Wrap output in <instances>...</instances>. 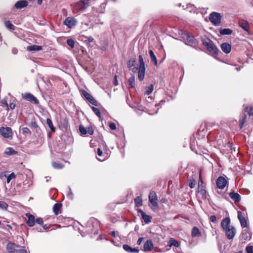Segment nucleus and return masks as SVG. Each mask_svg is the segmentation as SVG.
<instances>
[{"instance_id": "obj_1", "label": "nucleus", "mask_w": 253, "mask_h": 253, "mask_svg": "<svg viewBox=\"0 0 253 253\" xmlns=\"http://www.w3.org/2000/svg\"><path fill=\"white\" fill-rule=\"evenodd\" d=\"M203 44L206 47L208 51L211 54L217 55L218 49L214 43L209 38L202 39Z\"/></svg>"}, {"instance_id": "obj_2", "label": "nucleus", "mask_w": 253, "mask_h": 253, "mask_svg": "<svg viewBox=\"0 0 253 253\" xmlns=\"http://www.w3.org/2000/svg\"><path fill=\"white\" fill-rule=\"evenodd\" d=\"M222 16L220 13L216 12H212L209 16L210 22L214 26H219L221 22Z\"/></svg>"}, {"instance_id": "obj_3", "label": "nucleus", "mask_w": 253, "mask_h": 253, "mask_svg": "<svg viewBox=\"0 0 253 253\" xmlns=\"http://www.w3.org/2000/svg\"><path fill=\"white\" fill-rule=\"evenodd\" d=\"M0 133L5 138L11 139L12 138V129L9 127H1L0 128Z\"/></svg>"}, {"instance_id": "obj_4", "label": "nucleus", "mask_w": 253, "mask_h": 253, "mask_svg": "<svg viewBox=\"0 0 253 253\" xmlns=\"http://www.w3.org/2000/svg\"><path fill=\"white\" fill-rule=\"evenodd\" d=\"M183 38L185 39L187 44L192 46H196L198 44L197 40L189 33H185Z\"/></svg>"}, {"instance_id": "obj_5", "label": "nucleus", "mask_w": 253, "mask_h": 253, "mask_svg": "<svg viewBox=\"0 0 253 253\" xmlns=\"http://www.w3.org/2000/svg\"><path fill=\"white\" fill-rule=\"evenodd\" d=\"M22 247L20 245H16L12 242H8L6 245V249L9 253H16L18 252V249Z\"/></svg>"}, {"instance_id": "obj_6", "label": "nucleus", "mask_w": 253, "mask_h": 253, "mask_svg": "<svg viewBox=\"0 0 253 253\" xmlns=\"http://www.w3.org/2000/svg\"><path fill=\"white\" fill-rule=\"evenodd\" d=\"M22 95L23 98L26 99V100L33 104H38L39 103L38 99L34 95L30 93H26L25 94H22Z\"/></svg>"}, {"instance_id": "obj_7", "label": "nucleus", "mask_w": 253, "mask_h": 253, "mask_svg": "<svg viewBox=\"0 0 253 253\" xmlns=\"http://www.w3.org/2000/svg\"><path fill=\"white\" fill-rule=\"evenodd\" d=\"M217 187L220 189H223L227 184V181L225 178L219 176L216 181Z\"/></svg>"}, {"instance_id": "obj_8", "label": "nucleus", "mask_w": 253, "mask_h": 253, "mask_svg": "<svg viewBox=\"0 0 253 253\" xmlns=\"http://www.w3.org/2000/svg\"><path fill=\"white\" fill-rule=\"evenodd\" d=\"M88 5L89 1H78L75 5V7L78 10H82L86 9Z\"/></svg>"}, {"instance_id": "obj_9", "label": "nucleus", "mask_w": 253, "mask_h": 253, "mask_svg": "<svg viewBox=\"0 0 253 253\" xmlns=\"http://www.w3.org/2000/svg\"><path fill=\"white\" fill-rule=\"evenodd\" d=\"M137 212L138 213L140 214L141 215V217L144 220V222L146 224L149 223L152 219V217L151 216L146 214L141 209H138Z\"/></svg>"}, {"instance_id": "obj_10", "label": "nucleus", "mask_w": 253, "mask_h": 253, "mask_svg": "<svg viewBox=\"0 0 253 253\" xmlns=\"http://www.w3.org/2000/svg\"><path fill=\"white\" fill-rule=\"evenodd\" d=\"M77 21L73 17H68L64 21V24L68 28H71L76 25Z\"/></svg>"}, {"instance_id": "obj_11", "label": "nucleus", "mask_w": 253, "mask_h": 253, "mask_svg": "<svg viewBox=\"0 0 253 253\" xmlns=\"http://www.w3.org/2000/svg\"><path fill=\"white\" fill-rule=\"evenodd\" d=\"M226 232L227 238L229 239H232L236 234V230L233 226H231L227 229L224 230Z\"/></svg>"}, {"instance_id": "obj_12", "label": "nucleus", "mask_w": 253, "mask_h": 253, "mask_svg": "<svg viewBox=\"0 0 253 253\" xmlns=\"http://www.w3.org/2000/svg\"><path fill=\"white\" fill-rule=\"evenodd\" d=\"M238 218L240 222L242 228H247L248 224L246 219L243 215V213L241 211H238Z\"/></svg>"}, {"instance_id": "obj_13", "label": "nucleus", "mask_w": 253, "mask_h": 253, "mask_svg": "<svg viewBox=\"0 0 253 253\" xmlns=\"http://www.w3.org/2000/svg\"><path fill=\"white\" fill-rule=\"evenodd\" d=\"M157 200V196L156 193L154 191L150 192L149 195V201L153 206H158Z\"/></svg>"}, {"instance_id": "obj_14", "label": "nucleus", "mask_w": 253, "mask_h": 253, "mask_svg": "<svg viewBox=\"0 0 253 253\" xmlns=\"http://www.w3.org/2000/svg\"><path fill=\"white\" fill-rule=\"evenodd\" d=\"M154 248V244L151 240H147L143 246L144 251L145 252L151 251Z\"/></svg>"}, {"instance_id": "obj_15", "label": "nucleus", "mask_w": 253, "mask_h": 253, "mask_svg": "<svg viewBox=\"0 0 253 253\" xmlns=\"http://www.w3.org/2000/svg\"><path fill=\"white\" fill-rule=\"evenodd\" d=\"M239 26L242 28L245 31L248 33V35H250L251 34L249 32L250 25L248 22L246 21L242 20L239 22Z\"/></svg>"}, {"instance_id": "obj_16", "label": "nucleus", "mask_w": 253, "mask_h": 253, "mask_svg": "<svg viewBox=\"0 0 253 253\" xmlns=\"http://www.w3.org/2000/svg\"><path fill=\"white\" fill-rule=\"evenodd\" d=\"M230 219L229 217L224 218L221 222V226L224 230H225L230 227Z\"/></svg>"}, {"instance_id": "obj_17", "label": "nucleus", "mask_w": 253, "mask_h": 253, "mask_svg": "<svg viewBox=\"0 0 253 253\" xmlns=\"http://www.w3.org/2000/svg\"><path fill=\"white\" fill-rule=\"evenodd\" d=\"M26 215L28 217V219L27 221V224L30 227H32L34 225L35 223V216L30 213H26Z\"/></svg>"}, {"instance_id": "obj_18", "label": "nucleus", "mask_w": 253, "mask_h": 253, "mask_svg": "<svg viewBox=\"0 0 253 253\" xmlns=\"http://www.w3.org/2000/svg\"><path fill=\"white\" fill-rule=\"evenodd\" d=\"M222 50L225 53H229L231 51V45L227 42H224L221 44Z\"/></svg>"}, {"instance_id": "obj_19", "label": "nucleus", "mask_w": 253, "mask_h": 253, "mask_svg": "<svg viewBox=\"0 0 253 253\" xmlns=\"http://www.w3.org/2000/svg\"><path fill=\"white\" fill-rule=\"evenodd\" d=\"M145 67H139L138 72V78L141 82L143 81L145 77Z\"/></svg>"}, {"instance_id": "obj_20", "label": "nucleus", "mask_w": 253, "mask_h": 253, "mask_svg": "<svg viewBox=\"0 0 253 253\" xmlns=\"http://www.w3.org/2000/svg\"><path fill=\"white\" fill-rule=\"evenodd\" d=\"M28 4V1H17L14 5V7L16 9H21L26 7Z\"/></svg>"}, {"instance_id": "obj_21", "label": "nucleus", "mask_w": 253, "mask_h": 253, "mask_svg": "<svg viewBox=\"0 0 253 253\" xmlns=\"http://www.w3.org/2000/svg\"><path fill=\"white\" fill-rule=\"evenodd\" d=\"M198 192L202 199H206L207 198V191L203 187H200V184L198 185Z\"/></svg>"}, {"instance_id": "obj_22", "label": "nucleus", "mask_w": 253, "mask_h": 253, "mask_svg": "<svg viewBox=\"0 0 253 253\" xmlns=\"http://www.w3.org/2000/svg\"><path fill=\"white\" fill-rule=\"evenodd\" d=\"M229 196L235 202H239L241 200L240 195L237 193L234 192H230Z\"/></svg>"}, {"instance_id": "obj_23", "label": "nucleus", "mask_w": 253, "mask_h": 253, "mask_svg": "<svg viewBox=\"0 0 253 253\" xmlns=\"http://www.w3.org/2000/svg\"><path fill=\"white\" fill-rule=\"evenodd\" d=\"M27 50L31 51H40L42 49V46L38 45H33L27 46Z\"/></svg>"}, {"instance_id": "obj_24", "label": "nucleus", "mask_w": 253, "mask_h": 253, "mask_svg": "<svg viewBox=\"0 0 253 253\" xmlns=\"http://www.w3.org/2000/svg\"><path fill=\"white\" fill-rule=\"evenodd\" d=\"M242 238L245 240H250L251 239V234L247 229L243 230L242 233Z\"/></svg>"}, {"instance_id": "obj_25", "label": "nucleus", "mask_w": 253, "mask_h": 253, "mask_svg": "<svg viewBox=\"0 0 253 253\" xmlns=\"http://www.w3.org/2000/svg\"><path fill=\"white\" fill-rule=\"evenodd\" d=\"M4 153L6 155L10 156L17 154V152L11 147H7L6 148Z\"/></svg>"}, {"instance_id": "obj_26", "label": "nucleus", "mask_w": 253, "mask_h": 253, "mask_svg": "<svg viewBox=\"0 0 253 253\" xmlns=\"http://www.w3.org/2000/svg\"><path fill=\"white\" fill-rule=\"evenodd\" d=\"M233 33V31L229 28H225L221 29L219 31V33L221 35H230Z\"/></svg>"}, {"instance_id": "obj_27", "label": "nucleus", "mask_w": 253, "mask_h": 253, "mask_svg": "<svg viewBox=\"0 0 253 253\" xmlns=\"http://www.w3.org/2000/svg\"><path fill=\"white\" fill-rule=\"evenodd\" d=\"M169 246L170 247L174 246L175 247H179V244L177 240L174 238H170L169 241Z\"/></svg>"}, {"instance_id": "obj_28", "label": "nucleus", "mask_w": 253, "mask_h": 253, "mask_svg": "<svg viewBox=\"0 0 253 253\" xmlns=\"http://www.w3.org/2000/svg\"><path fill=\"white\" fill-rule=\"evenodd\" d=\"M62 204L60 203H56L53 206V212L55 215H58L60 210H61Z\"/></svg>"}, {"instance_id": "obj_29", "label": "nucleus", "mask_w": 253, "mask_h": 253, "mask_svg": "<svg viewBox=\"0 0 253 253\" xmlns=\"http://www.w3.org/2000/svg\"><path fill=\"white\" fill-rule=\"evenodd\" d=\"M149 52L150 56L151 61L154 63L155 65L157 66L158 64L157 59L154 52L151 49H150L149 50Z\"/></svg>"}, {"instance_id": "obj_30", "label": "nucleus", "mask_w": 253, "mask_h": 253, "mask_svg": "<svg viewBox=\"0 0 253 253\" xmlns=\"http://www.w3.org/2000/svg\"><path fill=\"white\" fill-rule=\"evenodd\" d=\"M46 123L47 125L50 128L51 132H54L55 130V128L53 125V124H52V121L51 120V119L49 118H47Z\"/></svg>"}, {"instance_id": "obj_31", "label": "nucleus", "mask_w": 253, "mask_h": 253, "mask_svg": "<svg viewBox=\"0 0 253 253\" xmlns=\"http://www.w3.org/2000/svg\"><path fill=\"white\" fill-rule=\"evenodd\" d=\"M201 235L199 229L197 227H194L192 230V236L197 237Z\"/></svg>"}, {"instance_id": "obj_32", "label": "nucleus", "mask_w": 253, "mask_h": 253, "mask_svg": "<svg viewBox=\"0 0 253 253\" xmlns=\"http://www.w3.org/2000/svg\"><path fill=\"white\" fill-rule=\"evenodd\" d=\"M246 116L245 114H243L241 115L240 118L239 120V126L241 128L243 127V126L244 125V123L246 121Z\"/></svg>"}, {"instance_id": "obj_33", "label": "nucleus", "mask_w": 253, "mask_h": 253, "mask_svg": "<svg viewBox=\"0 0 253 253\" xmlns=\"http://www.w3.org/2000/svg\"><path fill=\"white\" fill-rule=\"evenodd\" d=\"M91 108L92 110V111H93V112L94 113V114L97 117H98L100 119H102L101 112H100V111L99 110V109L98 108H96V107H93V106H91Z\"/></svg>"}, {"instance_id": "obj_34", "label": "nucleus", "mask_w": 253, "mask_h": 253, "mask_svg": "<svg viewBox=\"0 0 253 253\" xmlns=\"http://www.w3.org/2000/svg\"><path fill=\"white\" fill-rule=\"evenodd\" d=\"M134 202L136 207H140L142 205V200L141 197L138 196L134 199Z\"/></svg>"}, {"instance_id": "obj_35", "label": "nucleus", "mask_w": 253, "mask_h": 253, "mask_svg": "<svg viewBox=\"0 0 253 253\" xmlns=\"http://www.w3.org/2000/svg\"><path fill=\"white\" fill-rule=\"evenodd\" d=\"M154 89V86L153 84H151L146 88L145 94L149 95L151 94Z\"/></svg>"}, {"instance_id": "obj_36", "label": "nucleus", "mask_w": 253, "mask_h": 253, "mask_svg": "<svg viewBox=\"0 0 253 253\" xmlns=\"http://www.w3.org/2000/svg\"><path fill=\"white\" fill-rule=\"evenodd\" d=\"M91 104L94 106H98V101L92 96H91L89 99L87 100Z\"/></svg>"}, {"instance_id": "obj_37", "label": "nucleus", "mask_w": 253, "mask_h": 253, "mask_svg": "<svg viewBox=\"0 0 253 253\" xmlns=\"http://www.w3.org/2000/svg\"><path fill=\"white\" fill-rule=\"evenodd\" d=\"M129 86L131 88L134 87L135 86V77L132 76L129 79Z\"/></svg>"}, {"instance_id": "obj_38", "label": "nucleus", "mask_w": 253, "mask_h": 253, "mask_svg": "<svg viewBox=\"0 0 253 253\" xmlns=\"http://www.w3.org/2000/svg\"><path fill=\"white\" fill-rule=\"evenodd\" d=\"M82 95L87 100L92 95L84 89H82Z\"/></svg>"}, {"instance_id": "obj_39", "label": "nucleus", "mask_w": 253, "mask_h": 253, "mask_svg": "<svg viewBox=\"0 0 253 253\" xmlns=\"http://www.w3.org/2000/svg\"><path fill=\"white\" fill-rule=\"evenodd\" d=\"M52 167L56 169H61L63 166L59 163L53 162L52 164Z\"/></svg>"}, {"instance_id": "obj_40", "label": "nucleus", "mask_w": 253, "mask_h": 253, "mask_svg": "<svg viewBox=\"0 0 253 253\" xmlns=\"http://www.w3.org/2000/svg\"><path fill=\"white\" fill-rule=\"evenodd\" d=\"M139 250L137 248H132L131 247L127 246V252L131 253H138Z\"/></svg>"}, {"instance_id": "obj_41", "label": "nucleus", "mask_w": 253, "mask_h": 253, "mask_svg": "<svg viewBox=\"0 0 253 253\" xmlns=\"http://www.w3.org/2000/svg\"><path fill=\"white\" fill-rule=\"evenodd\" d=\"M138 58H139V67H145V63H144L142 56L141 55H139Z\"/></svg>"}, {"instance_id": "obj_42", "label": "nucleus", "mask_w": 253, "mask_h": 253, "mask_svg": "<svg viewBox=\"0 0 253 253\" xmlns=\"http://www.w3.org/2000/svg\"><path fill=\"white\" fill-rule=\"evenodd\" d=\"M6 27L10 30H14V26L9 21H7L5 23Z\"/></svg>"}, {"instance_id": "obj_43", "label": "nucleus", "mask_w": 253, "mask_h": 253, "mask_svg": "<svg viewBox=\"0 0 253 253\" xmlns=\"http://www.w3.org/2000/svg\"><path fill=\"white\" fill-rule=\"evenodd\" d=\"M22 133L24 134V135H27V134H29V135H31V131L30 130V129L27 127H23L22 129Z\"/></svg>"}, {"instance_id": "obj_44", "label": "nucleus", "mask_w": 253, "mask_h": 253, "mask_svg": "<svg viewBox=\"0 0 253 253\" xmlns=\"http://www.w3.org/2000/svg\"><path fill=\"white\" fill-rule=\"evenodd\" d=\"M15 175L14 173L12 172L11 173H10L9 175H8L7 176V178H6L7 183H9L10 182V181H11V180L13 178H15Z\"/></svg>"}, {"instance_id": "obj_45", "label": "nucleus", "mask_w": 253, "mask_h": 253, "mask_svg": "<svg viewBox=\"0 0 253 253\" xmlns=\"http://www.w3.org/2000/svg\"><path fill=\"white\" fill-rule=\"evenodd\" d=\"M30 126L34 128L37 129V132H38V130H40L38 124L35 122H33L30 123Z\"/></svg>"}, {"instance_id": "obj_46", "label": "nucleus", "mask_w": 253, "mask_h": 253, "mask_svg": "<svg viewBox=\"0 0 253 253\" xmlns=\"http://www.w3.org/2000/svg\"><path fill=\"white\" fill-rule=\"evenodd\" d=\"M79 130L80 131V132L83 134V135H85L86 133H87V130L86 129V128L82 125H81L80 126H79Z\"/></svg>"}, {"instance_id": "obj_47", "label": "nucleus", "mask_w": 253, "mask_h": 253, "mask_svg": "<svg viewBox=\"0 0 253 253\" xmlns=\"http://www.w3.org/2000/svg\"><path fill=\"white\" fill-rule=\"evenodd\" d=\"M8 205L4 201H0V208L2 210H6Z\"/></svg>"}, {"instance_id": "obj_48", "label": "nucleus", "mask_w": 253, "mask_h": 253, "mask_svg": "<svg viewBox=\"0 0 253 253\" xmlns=\"http://www.w3.org/2000/svg\"><path fill=\"white\" fill-rule=\"evenodd\" d=\"M67 44L71 47L74 48L75 46V41L71 39H68L67 40Z\"/></svg>"}, {"instance_id": "obj_49", "label": "nucleus", "mask_w": 253, "mask_h": 253, "mask_svg": "<svg viewBox=\"0 0 253 253\" xmlns=\"http://www.w3.org/2000/svg\"><path fill=\"white\" fill-rule=\"evenodd\" d=\"M85 42L87 43H89L93 42L94 39L92 37H85Z\"/></svg>"}, {"instance_id": "obj_50", "label": "nucleus", "mask_w": 253, "mask_h": 253, "mask_svg": "<svg viewBox=\"0 0 253 253\" xmlns=\"http://www.w3.org/2000/svg\"><path fill=\"white\" fill-rule=\"evenodd\" d=\"M247 253H253V247L251 246H248L246 247Z\"/></svg>"}, {"instance_id": "obj_51", "label": "nucleus", "mask_w": 253, "mask_h": 253, "mask_svg": "<svg viewBox=\"0 0 253 253\" xmlns=\"http://www.w3.org/2000/svg\"><path fill=\"white\" fill-rule=\"evenodd\" d=\"M186 8L190 12L193 11L194 12H195L196 11V10L194 9L195 7L193 5H190L189 4L187 5Z\"/></svg>"}, {"instance_id": "obj_52", "label": "nucleus", "mask_w": 253, "mask_h": 253, "mask_svg": "<svg viewBox=\"0 0 253 253\" xmlns=\"http://www.w3.org/2000/svg\"><path fill=\"white\" fill-rule=\"evenodd\" d=\"M196 181L194 179H191L189 184V186L191 188H193L195 186Z\"/></svg>"}, {"instance_id": "obj_53", "label": "nucleus", "mask_w": 253, "mask_h": 253, "mask_svg": "<svg viewBox=\"0 0 253 253\" xmlns=\"http://www.w3.org/2000/svg\"><path fill=\"white\" fill-rule=\"evenodd\" d=\"M1 103L7 108V110L8 109V104L7 103V99L6 98H4L2 100H1Z\"/></svg>"}, {"instance_id": "obj_54", "label": "nucleus", "mask_w": 253, "mask_h": 253, "mask_svg": "<svg viewBox=\"0 0 253 253\" xmlns=\"http://www.w3.org/2000/svg\"><path fill=\"white\" fill-rule=\"evenodd\" d=\"M109 127L111 130H115L116 129V126L115 123L111 122L109 125Z\"/></svg>"}, {"instance_id": "obj_55", "label": "nucleus", "mask_w": 253, "mask_h": 253, "mask_svg": "<svg viewBox=\"0 0 253 253\" xmlns=\"http://www.w3.org/2000/svg\"><path fill=\"white\" fill-rule=\"evenodd\" d=\"M35 222L37 224H40L41 225H42L43 224L42 219V218H41V217L37 218L35 220Z\"/></svg>"}, {"instance_id": "obj_56", "label": "nucleus", "mask_w": 253, "mask_h": 253, "mask_svg": "<svg viewBox=\"0 0 253 253\" xmlns=\"http://www.w3.org/2000/svg\"><path fill=\"white\" fill-rule=\"evenodd\" d=\"M67 197L68 199H71V200L73 199V192H72L71 189L70 188H69V191L67 195Z\"/></svg>"}, {"instance_id": "obj_57", "label": "nucleus", "mask_w": 253, "mask_h": 253, "mask_svg": "<svg viewBox=\"0 0 253 253\" xmlns=\"http://www.w3.org/2000/svg\"><path fill=\"white\" fill-rule=\"evenodd\" d=\"M95 223L96 225H98V221L95 219V218H92L90 219V220L88 221V224L90 223Z\"/></svg>"}, {"instance_id": "obj_58", "label": "nucleus", "mask_w": 253, "mask_h": 253, "mask_svg": "<svg viewBox=\"0 0 253 253\" xmlns=\"http://www.w3.org/2000/svg\"><path fill=\"white\" fill-rule=\"evenodd\" d=\"M210 221H211L212 222H215V221L216 220V217L213 215H211L210 217Z\"/></svg>"}, {"instance_id": "obj_59", "label": "nucleus", "mask_w": 253, "mask_h": 253, "mask_svg": "<svg viewBox=\"0 0 253 253\" xmlns=\"http://www.w3.org/2000/svg\"><path fill=\"white\" fill-rule=\"evenodd\" d=\"M93 130L92 127H88L87 130V133L89 134L90 135H92L93 134Z\"/></svg>"}, {"instance_id": "obj_60", "label": "nucleus", "mask_w": 253, "mask_h": 253, "mask_svg": "<svg viewBox=\"0 0 253 253\" xmlns=\"http://www.w3.org/2000/svg\"><path fill=\"white\" fill-rule=\"evenodd\" d=\"M106 4V3H105V2L102 3L101 4V8L102 9L99 11V12H101V13H103L104 12L103 9H105V7Z\"/></svg>"}, {"instance_id": "obj_61", "label": "nucleus", "mask_w": 253, "mask_h": 253, "mask_svg": "<svg viewBox=\"0 0 253 253\" xmlns=\"http://www.w3.org/2000/svg\"><path fill=\"white\" fill-rule=\"evenodd\" d=\"M97 153L98 156L99 157H101L102 156L103 152L100 148H98Z\"/></svg>"}, {"instance_id": "obj_62", "label": "nucleus", "mask_w": 253, "mask_h": 253, "mask_svg": "<svg viewBox=\"0 0 253 253\" xmlns=\"http://www.w3.org/2000/svg\"><path fill=\"white\" fill-rule=\"evenodd\" d=\"M248 114L249 116L253 115V106L250 107V110L248 111Z\"/></svg>"}, {"instance_id": "obj_63", "label": "nucleus", "mask_w": 253, "mask_h": 253, "mask_svg": "<svg viewBox=\"0 0 253 253\" xmlns=\"http://www.w3.org/2000/svg\"><path fill=\"white\" fill-rule=\"evenodd\" d=\"M15 104L13 102L10 103V104L8 105V107H9L11 110H13L15 108Z\"/></svg>"}, {"instance_id": "obj_64", "label": "nucleus", "mask_w": 253, "mask_h": 253, "mask_svg": "<svg viewBox=\"0 0 253 253\" xmlns=\"http://www.w3.org/2000/svg\"><path fill=\"white\" fill-rule=\"evenodd\" d=\"M18 252L20 253H27L26 250L24 249H18Z\"/></svg>"}]
</instances>
